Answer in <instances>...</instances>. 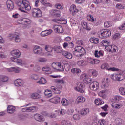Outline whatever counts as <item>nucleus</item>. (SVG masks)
<instances>
[{"mask_svg":"<svg viewBox=\"0 0 125 125\" xmlns=\"http://www.w3.org/2000/svg\"><path fill=\"white\" fill-rule=\"evenodd\" d=\"M46 79L43 77H41L39 81H37V83L40 84H45L47 83Z\"/></svg>","mask_w":125,"mask_h":125,"instance_id":"38","label":"nucleus"},{"mask_svg":"<svg viewBox=\"0 0 125 125\" xmlns=\"http://www.w3.org/2000/svg\"><path fill=\"white\" fill-rule=\"evenodd\" d=\"M36 110H37V107L36 106H32L22 108V112H28V113H30V112H35Z\"/></svg>","mask_w":125,"mask_h":125,"instance_id":"17","label":"nucleus"},{"mask_svg":"<svg viewBox=\"0 0 125 125\" xmlns=\"http://www.w3.org/2000/svg\"><path fill=\"white\" fill-rule=\"evenodd\" d=\"M85 98L83 96H79V102H81V103H83V102H85Z\"/></svg>","mask_w":125,"mask_h":125,"instance_id":"56","label":"nucleus"},{"mask_svg":"<svg viewBox=\"0 0 125 125\" xmlns=\"http://www.w3.org/2000/svg\"><path fill=\"white\" fill-rule=\"evenodd\" d=\"M66 110L64 109H61L60 110V116H64L66 114Z\"/></svg>","mask_w":125,"mask_h":125,"instance_id":"60","label":"nucleus"},{"mask_svg":"<svg viewBox=\"0 0 125 125\" xmlns=\"http://www.w3.org/2000/svg\"><path fill=\"white\" fill-rule=\"evenodd\" d=\"M110 43V41L107 40H104L102 41V44L105 47L106 50L109 51V52H118L119 51V48L115 45L111 46H108L106 44Z\"/></svg>","mask_w":125,"mask_h":125,"instance_id":"1","label":"nucleus"},{"mask_svg":"<svg viewBox=\"0 0 125 125\" xmlns=\"http://www.w3.org/2000/svg\"><path fill=\"white\" fill-rule=\"evenodd\" d=\"M52 21L55 23H58V24H67V20L64 18L53 19Z\"/></svg>","mask_w":125,"mask_h":125,"instance_id":"13","label":"nucleus"},{"mask_svg":"<svg viewBox=\"0 0 125 125\" xmlns=\"http://www.w3.org/2000/svg\"><path fill=\"white\" fill-rule=\"evenodd\" d=\"M56 8H58V9H63L64 8V6H63V4L62 3H58L55 5Z\"/></svg>","mask_w":125,"mask_h":125,"instance_id":"51","label":"nucleus"},{"mask_svg":"<svg viewBox=\"0 0 125 125\" xmlns=\"http://www.w3.org/2000/svg\"><path fill=\"white\" fill-rule=\"evenodd\" d=\"M109 78H105L102 79V85L101 88L102 89H107L109 88Z\"/></svg>","mask_w":125,"mask_h":125,"instance_id":"6","label":"nucleus"},{"mask_svg":"<svg viewBox=\"0 0 125 125\" xmlns=\"http://www.w3.org/2000/svg\"><path fill=\"white\" fill-rule=\"evenodd\" d=\"M90 42H91L92 43L97 44L99 42V40H98V38H90Z\"/></svg>","mask_w":125,"mask_h":125,"instance_id":"45","label":"nucleus"},{"mask_svg":"<svg viewBox=\"0 0 125 125\" xmlns=\"http://www.w3.org/2000/svg\"><path fill=\"white\" fill-rule=\"evenodd\" d=\"M125 79V77L123 75H121L120 74H116V81H118V82L123 81Z\"/></svg>","mask_w":125,"mask_h":125,"instance_id":"43","label":"nucleus"},{"mask_svg":"<svg viewBox=\"0 0 125 125\" xmlns=\"http://www.w3.org/2000/svg\"><path fill=\"white\" fill-rule=\"evenodd\" d=\"M57 87L58 88H55V87L52 86L51 87V89L53 92H54L55 94H60V92L61 91H60L61 88H62V85H60V86L57 85Z\"/></svg>","mask_w":125,"mask_h":125,"instance_id":"14","label":"nucleus"},{"mask_svg":"<svg viewBox=\"0 0 125 125\" xmlns=\"http://www.w3.org/2000/svg\"><path fill=\"white\" fill-rule=\"evenodd\" d=\"M30 97L33 99H39V98H41V95L38 93H33L30 94Z\"/></svg>","mask_w":125,"mask_h":125,"instance_id":"35","label":"nucleus"},{"mask_svg":"<svg viewBox=\"0 0 125 125\" xmlns=\"http://www.w3.org/2000/svg\"><path fill=\"white\" fill-rule=\"evenodd\" d=\"M87 19L88 21H90V22H92V23H94L96 21V19L93 18V16L90 14L87 16Z\"/></svg>","mask_w":125,"mask_h":125,"instance_id":"37","label":"nucleus"},{"mask_svg":"<svg viewBox=\"0 0 125 125\" xmlns=\"http://www.w3.org/2000/svg\"><path fill=\"white\" fill-rule=\"evenodd\" d=\"M33 17H42V11L39 8H34L32 11Z\"/></svg>","mask_w":125,"mask_h":125,"instance_id":"8","label":"nucleus"},{"mask_svg":"<svg viewBox=\"0 0 125 125\" xmlns=\"http://www.w3.org/2000/svg\"><path fill=\"white\" fill-rule=\"evenodd\" d=\"M119 93L121 95L125 96V88L121 87L119 89Z\"/></svg>","mask_w":125,"mask_h":125,"instance_id":"48","label":"nucleus"},{"mask_svg":"<svg viewBox=\"0 0 125 125\" xmlns=\"http://www.w3.org/2000/svg\"><path fill=\"white\" fill-rule=\"evenodd\" d=\"M61 103L63 106H68V105H69V101L66 98H62L61 101Z\"/></svg>","mask_w":125,"mask_h":125,"instance_id":"40","label":"nucleus"},{"mask_svg":"<svg viewBox=\"0 0 125 125\" xmlns=\"http://www.w3.org/2000/svg\"><path fill=\"white\" fill-rule=\"evenodd\" d=\"M8 81V77L5 75H0V86L3 85V83Z\"/></svg>","mask_w":125,"mask_h":125,"instance_id":"18","label":"nucleus"},{"mask_svg":"<svg viewBox=\"0 0 125 125\" xmlns=\"http://www.w3.org/2000/svg\"><path fill=\"white\" fill-rule=\"evenodd\" d=\"M81 25L83 29H85L87 31H90L91 30V28L87 26V23L85 21L82 22Z\"/></svg>","mask_w":125,"mask_h":125,"instance_id":"34","label":"nucleus"},{"mask_svg":"<svg viewBox=\"0 0 125 125\" xmlns=\"http://www.w3.org/2000/svg\"><path fill=\"white\" fill-rule=\"evenodd\" d=\"M47 61V59L45 58H39L38 59V62L40 63H45Z\"/></svg>","mask_w":125,"mask_h":125,"instance_id":"49","label":"nucleus"},{"mask_svg":"<svg viewBox=\"0 0 125 125\" xmlns=\"http://www.w3.org/2000/svg\"><path fill=\"white\" fill-rule=\"evenodd\" d=\"M109 64L105 63L102 64L101 68L102 69V70H106V71H111L112 72H116L117 71H119L118 68H116L115 67L109 68Z\"/></svg>","mask_w":125,"mask_h":125,"instance_id":"5","label":"nucleus"},{"mask_svg":"<svg viewBox=\"0 0 125 125\" xmlns=\"http://www.w3.org/2000/svg\"><path fill=\"white\" fill-rule=\"evenodd\" d=\"M17 5L21 11H24L22 10L24 9H25V10H31L30 2L27 0H21L18 2Z\"/></svg>","mask_w":125,"mask_h":125,"instance_id":"2","label":"nucleus"},{"mask_svg":"<svg viewBox=\"0 0 125 125\" xmlns=\"http://www.w3.org/2000/svg\"><path fill=\"white\" fill-rule=\"evenodd\" d=\"M52 67L53 68V69H55L56 70H59L60 71H61V72H64V70H65L64 68V66L62 64H61V62H54L52 64Z\"/></svg>","mask_w":125,"mask_h":125,"instance_id":"4","label":"nucleus"},{"mask_svg":"<svg viewBox=\"0 0 125 125\" xmlns=\"http://www.w3.org/2000/svg\"><path fill=\"white\" fill-rule=\"evenodd\" d=\"M63 49L62 48L59 46H55L54 47V51H56V52H57V53H62L63 52Z\"/></svg>","mask_w":125,"mask_h":125,"instance_id":"36","label":"nucleus"},{"mask_svg":"<svg viewBox=\"0 0 125 125\" xmlns=\"http://www.w3.org/2000/svg\"><path fill=\"white\" fill-rule=\"evenodd\" d=\"M11 61H12V62L17 63V65H20V66H26V62H22V60H21V59L12 57L11 58Z\"/></svg>","mask_w":125,"mask_h":125,"instance_id":"10","label":"nucleus"},{"mask_svg":"<svg viewBox=\"0 0 125 125\" xmlns=\"http://www.w3.org/2000/svg\"><path fill=\"white\" fill-rule=\"evenodd\" d=\"M80 125H89L86 120H83L80 123Z\"/></svg>","mask_w":125,"mask_h":125,"instance_id":"63","label":"nucleus"},{"mask_svg":"<svg viewBox=\"0 0 125 125\" xmlns=\"http://www.w3.org/2000/svg\"><path fill=\"white\" fill-rule=\"evenodd\" d=\"M79 65L80 67H83V66H84V65H85V62H84V61H83V60H80L79 62Z\"/></svg>","mask_w":125,"mask_h":125,"instance_id":"59","label":"nucleus"},{"mask_svg":"<svg viewBox=\"0 0 125 125\" xmlns=\"http://www.w3.org/2000/svg\"><path fill=\"white\" fill-rule=\"evenodd\" d=\"M21 21H22L23 23H26V24H31L32 21L31 20L27 18H23L20 20Z\"/></svg>","mask_w":125,"mask_h":125,"instance_id":"46","label":"nucleus"},{"mask_svg":"<svg viewBox=\"0 0 125 125\" xmlns=\"http://www.w3.org/2000/svg\"><path fill=\"white\" fill-rule=\"evenodd\" d=\"M46 116L51 118H56L57 116H60V110L58 109L55 111V113H47Z\"/></svg>","mask_w":125,"mask_h":125,"instance_id":"15","label":"nucleus"},{"mask_svg":"<svg viewBox=\"0 0 125 125\" xmlns=\"http://www.w3.org/2000/svg\"><path fill=\"white\" fill-rule=\"evenodd\" d=\"M111 30L109 29H104L103 31H101L100 33L99 37L101 39H106L109 38L111 36Z\"/></svg>","mask_w":125,"mask_h":125,"instance_id":"3","label":"nucleus"},{"mask_svg":"<svg viewBox=\"0 0 125 125\" xmlns=\"http://www.w3.org/2000/svg\"><path fill=\"white\" fill-rule=\"evenodd\" d=\"M45 49L48 52H52L53 48L51 47V46L50 45H46L45 46Z\"/></svg>","mask_w":125,"mask_h":125,"instance_id":"50","label":"nucleus"},{"mask_svg":"<svg viewBox=\"0 0 125 125\" xmlns=\"http://www.w3.org/2000/svg\"><path fill=\"white\" fill-rule=\"evenodd\" d=\"M62 55L67 59H72V58H73V55L72 53L67 51H63L62 52Z\"/></svg>","mask_w":125,"mask_h":125,"instance_id":"20","label":"nucleus"},{"mask_svg":"<svg viewBox=\"0 0 125 125\" xmlns=\"http://www.w3.org/2000/svg\"><path fill=\"white\" fill-rule=\"evenodd\" d=\"M15 112V107L12 105H8L7 107V112L9 114H13Z\"/></svg>","mask_w":125,"mask_h":125,"instance_id":"31","label":"nucleus"},{"mask_svg":"<svg viewBox=\"0 0 125 125\" xmlns=\"http://www.w3.org/2000/svg\"><path fill=\"white\" fill-rule=\"evenodd\" d=\"M49 102L51 103H54L55 104H57L59 102H60V98L59 97H55L52 99L48 100Z\"/></svg>","mask_w":125,"mask_h":125,"instance_id":"27","label":"nucleus"},{"mask_svg":"<svg viewBox=\"0 0 125 125\" xmlns=\"http://www.w3.org/2000/svg\"><path fill=\"white\" fill-rule=\"evenodd\" d=\"M15 41L16 42H21V39H20V37L17 34L15 36Z\"/></svg>","mask_w":125,"mask_h":125,"instance_id":"53","label":"nucleus"},{"mask_svg":"<svg viewBox=\"0 0 125 125\" xmlns=\"http://www.w3.org/2000/svg\"><path fill=\"white\" fill-rule=\"evenodd\" d=\"M99 124H100V125H106L107 124L106 123V120L105 119H101L99 121Z\"/></svg>","mask_w":125,"mask_h":125,"instance_id":"54","label":"nucleus"},{"mask_svg":"<svg viewBox=\"0 0 125 125\" xmlns=\"http://www.w3.org/2000/svg\"><path fill=\"white\" fill-rule=\"evenodd\" d=\"M50 14L51 15H56V16H59L60 15V11L56 9L50 10Z\"/></svg>","mask_w":125,"mask_h":125,"instance_id":"30","label":"nucleus"},{"mask_svg":"<svg viewBox=\"0 0 125 125\" xmlns=\"http://www.w3.org/2000/svg\"><path fill=\"white\" fill-rule=\"evenodd\" d=\"M116 8H118V9H124L125 8V6H123V5L121 4H116Z\"/></svg>","mask_w":125,"mask_h":125,"instance_id":"62","label":"nucleus"},{"mask_svg":"<svg viewBox=\"0 0 125 125\" xmlns=\"http://www.w3.org/2000/svg\"><path fill=\"white\" fill-rule=\"evenodd\" d=\"M54 82L59 84H64V80L62 79H55Z\"/></svg>","mask_w":125,"mask_h":125,"instance_id":"44","label":"nucleus"},{"mask_svg":"<svg viewBox=\"0 0 125 125\" xmlns=\"http://www.w3.org/2000/svg\"><path fill=\"white\" fill-rule=\"evenodd\" d=\"M104 27L105 28H110V27H112V23L110 22H105L104 24Z\"/></svg>","mask_w":125,"mask_h":125,"instance_id":"57","label":"nucleus"},{"mask_svg":"<svg viewBox=\"0 0 125 125\" xmlns=\"http://www.w3.org/2000/svg\"><path fill=\"white\" fill-rule=\"evenodd\" d=\"M79 92L85 93V85L83 83H81L79 87Z\"/></svg>","mask_w":125,"mask_h":125,"instance_id":"22","label":"nucleus"},{"mask_svg":"<svg viewBox=\"0 0 125 125\" xmlns=\"http://www.w3.org/2000/svg\"><path fill=\"white\" fill-rule=\"evenodd\" d=\"M108 91V90H103L99 92L98 95L103 98H105L106 97L105 93H107Z\"/></svg>","mask_w":125,"mask_h":125,"instance_id":"32","label":"nucleus"},{"mask_svg":"<svg viewBox=\"0 0 125 125\" xmlns=\"http://www.w3.org/2000/svg\"><path fill=\"white\" fill-rule=\"evenodd\" d=\"M89 108H84L81 109L80 111V115L82 116H86L88 114H89Z\"/></svg>","mask_w":125,"mask_h":125,"instance_id":"21","label":"nucleus"},{"mask_svg":"<svg viewBox=\"0 0 125 125\" xmlns=\"http://www.w3.org/2000/svg\"><path fill=\"white\" fill-rule=\"evenodd\" d=\"M34 118L36 121L38 122H43L44 121V118L42 115H40L39 114H36L34 115Z\"/></svg>","mask_w":125,"mask_h":125,"instance_id":"28","label":"nucleus"},{"mask_svg":"<svg viewBox=\"0 0 125 125\" xmlns=\"http://www.w3.org/2000/svg\"><path fill=\"white\" fill-rule=\"evenodd\" d=\"M33 52L35 54H40V55H42V54H43L42 48L38 45L34 46L33 48Z\"/></svg>","mask_w":125,"mask_h":125,"instance_id":"11","label":"nucleus"},{"mask_svg":"<svg viewBox=\"0 0 125 125\" xmlns=\"http://www.w3.org/2000/svg\"><path fill=\"white\" fill-rule=\"evenodd\" d=\"M8 10H12L13 8H14V4H13V2L11 0H8L6 2Z\"/></svg>","mask_w":125,"mask_h":125,"instance_id":"24","label":"nucleus"},{"mask_svg":"<svg viewBox=\"0 0 125 125\" xmlns=\"http://www.w3.org/2000/svg\"><path fill=\"white\" fill-rule=\"evenodd\" d=\"M21 71V68L17 66L14 67V72L15 73H20Z\"/></svg>","mask_w":125,"mask_h":125,"instance_id":"58","label":"nucleus"},{"mask_svg":"<svg viewBox=\"0 0 125 125\" xmlns=\"http://www.w3.org/2000/svg\"><path fill=\"white\" fill-rule=\"evenodd\" d=\"M80 80H82L86 84H88L92 81L91 79L88 78L86 74L84 73L80 75Z\"/></svg>","mask_w":125,"mask_h":125,"instance_id":"7","label":"nucleus"},{"mask_svg":"<svg viewBox=\"0 0 125 125\" xmlns=\"http://www.w3.org/2000/svg\"><path fill=\"white\" fill-rule=\"evenodd\" d=\"M45 96L49 98L52 96V93L51 92V90H46L44 92Z\"/></svg>","mask_w":125,"mask_h":125,"instance_id":"39","label":"nucleus"},{"mask_svg":"<svg viewBox=\"0 0 125 125\" xmlns=\"http://www.w3.org/2000/svg\"><path fill=\"white\" fill-rule=\"evenodd\" d=\"M124 105L121 104V103H112L111 104V106L112 108H114L115 109H117L119 110V109H121L122 107H123Z\"/></svg>","mask_w":125,"mask_h":125,"instance_id":"25","label":"nucleus"},{"mask_svg":"<svg viewBox=\"0 0 125 125\" xmlns=\"http://www.w3.org/2000/svg\"><path fill=\"white\" fill-rule=\"evenodd\" d=\"M24 83H25L22 79H18L14 81V84L16 86H22Z\"/></svg>","mask_w":125,"mask_h":125,"instance_id":"19","label":"nucleus"},{"mask_svg":"<svg viewBox=\"0 0 125 125\" xmlns=\"http://www.w3.org/2000/svg\"><path fill=\"white\" fill-rule=\"evenodd\" d=\"M33 70L35 72H39V71H40V70H41V67H40L38 65H35L33 68Z\"/></svg>","mask_w":125,"mask_h":125,"instance_id":"61","label":"nucleus"},{"mask_svg":"<svg viewBox=\"0 0 125 125\" xmlns=\"http://www.w3.org/2000/svg\"><path fill=\"white\" fill-rule=\"evenodd\" d=\"M125 98H123V97L120 95H116L114 97L113 100L114 101H116L118 102V101H120V100H124Z\"/></svg>","mask_w":125,"mask_h":125,"instance_id":"42","label":"nucleus"},{"mask_svg":"<svg viewBox=\"0 0 125 125\" xmlns=\"http://www.w3.org/2000/svg\"><path fill=\"white\" fill-rule=\"evenodd\" d=\"M11 54L14 57H19L21 55L20 51L17 49L13 50L11 52Z\"/></svg>","mask_w":125,"mask_h":125,"instance_id":"26","label":"nucleus"},{"mask_svg":"<svg viewBox=\"0 0 125 125\" xmlns=\"http://www.w3.org/2000/svg\"><path fill=\"white\" fill-rule=\"evenodd\" d=\"M69 12H70L71 14L72 15H76V14L79 12V10L76 8V5H72L70 7Z\"/></svg>","mask_w":125,"mask_h":125,"instance_id":"16","label":"nucleus"},{"mask_svg":"<svg viewBox=\"0 0 125 125\" xmlns=\"http://www.w3.org/2000/svg\"><path fill=\"white\" fill-rule=\"evenodd\" d=\"M71 73L74 75V76H77L78 74H79V69L78 68H72L71 70Z\"/></svg>","mask_w":125,"mask_h":125,"instance_id":"47","label":"nucleus"},{"mask_svg":"<svg viewBox=\"0 0 125 125\" xmlns=\"http://www.w3.org/2000/svg\"><path fill=\"white\" fill-rule=\"evenodd\" d=\"M79 55L80 57H82V56H83V55L85 54V49H84V48L83 47L79 46Z\"/></svg>","mask_w":125,"mask_h":125,"instance_id":"33","label":"nucleus"},{"mask_svg":"<svg viewBox=\"0 0 125 125\" xmlns=\"http://www.w3.org/2000/svg\"><path fill=\"white\" fill-rule=\"evenodd\" d=\"M52 33V30L50 29L49 30H45L44 31H42L41 33V35L42 37H46V36H48V35H50L51 33Z\"/></svg>","mask_w":125,"mask_h":125,"instance_id":"29","label":"nucleus"},{"mask_svg":"<svg viewBox=\"0 0 125 125\" xmlns=\"http://www.w3.org/2000/svg\"><path fill=\"white\" fill-rule=\"evenodd\" d=\"M89 87L91 90L96 91L99 89V83L97 81H93L90 84Z\"/></svg>","mask_w":125,"mask_h":125,"instance_id":"9","label":"nucleus"},{"mask_svg":"<svg viewBox=\"0 0 125 125\" xmlns=\"http://www.w3.org/2000/svg\"><path fill=\"white\" fill-rule=\"evenodd\" d=\"M54 31L55 33L58 34H61L64 32V30L63 27L61 25H55L53 26Z\"/></svg>","mask_w":125,"mask_h":125,"instance_id":"12","label":"nucleus"},{"mask_svg":"<svg viewBox=\"0 0 125 125\" xmlns=\"http://www.w3.org/2000/svg\"><path fill=\"white\" fill-rule=\"evenodd\" d=\"M119 30H125V22L124 23L119 27Z\"/></svg>","mask_w":125,"mask_h":125,"instance_id":"64","label":"nucleus"},{"mask_svg":"<svg viewBox=\"0 0 125 125\" xmlns=\"http://www.w3.org/2000/svg\"><path fill=\"white\" fill-rule=\"evenodd\" d=\"M73 54L75 56H79V46H77L75 48Z\"/></svg>","mask_w":125,"mask_h":125,"instance_id":"52","label":"nucleus"},{"mask_svg":"<svg viewBox=\"0 0 125 125\" xmlns=\"http://www.w3.org/2000/svg\"><path fill=\"white\" fill-rule=\"evenodd\" d=\"M42 71L45 72L46 75H51L52 74V71H51V68L49 66H45L42 68Z\"/></svg>","mask_w":125,"mask_h":125,"instance_id":"23","label":"nucleus"},{"mask_svg":"<svg viewBox=\"0 0 125 125\" xmlns=\"http://www.w3.org/2000/svg\"><path fill=\"white\" fill-rule=\"evenodd\" d=\"M104 103V102H103V101L100 99H97L95 100V104L98 106H100V105H102V104Z\"/></svg>","mask_w":125,"mask_h":125,"instance_id":"41","label":"nucleus"},{"mask_svg":"<svg viewBox=\"0 0 125 125\" xmlns=\"http://www.w3.org/2000/svg\"><path fill=\"white\" fill-rule=\"evenodd\" d=\"M30 78L32 80H35V81H37L39 79V76H38L37 75L34 74V75H31Z\"/></svg>","mask_w":125,"mask_h":125,"instance_id":"55","label":"nucleus"}]
</instances>
